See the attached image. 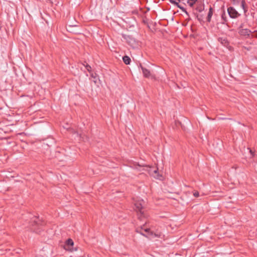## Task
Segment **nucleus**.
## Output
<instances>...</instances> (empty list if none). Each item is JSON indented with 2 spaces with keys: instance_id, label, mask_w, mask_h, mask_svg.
I'll use <instances>...</instances> for the list:
<instances>
[{
  "instance_id": "nucleus-4",
  "label": "nucleus",
  "mask_w": 257,
  "mask_h": 257,
  "mask_svg": "<svg viewBox=\"0 0 257 257\" xmlns=\"http://www.w3.org/2000/svg\"><path fill=\"white\" fill-rule=\"evenodd\" d=\"M227 13L229 17L233 19H237L241 15L233 7H229L227 8Z\"/></svg>"
},
{
  "instance_id": "nucleus-19",
  "label": "nucleus",
  "mask_w": 257,
  "mask_h": 257,
  "mask_svg": "<svg viewBox=\"0 0 257 257\" xmlns=\"http://www.w3.org/2000/svg\"><path fill=\"white\" fill-rule=\"evenodd\" d=\"M193 196L195 197H198L199 196V193L198 192V191H195L194 192H193Z\"/></svg>"
},
{
  "instance_id": "nucleus-5",
  "label": "nucleus",
  "mask_w": 257,
  "mask_h": 257,
  "mask_svg": "<svg viewBox=\"0 0 257 257\" xmlns=\"http://www.w3.org/2000/svg\"><path fill=\"white\" fill-rule=\"evenodd\" d=\"M73 245L74 242L72 239L69 238L66 241L64 245V248L65 250L72 251L73 250Z\"/></svg>"
},
{
  "instance_id": "nucleus-14",
  "label": "nucleus",
  "mask_w": 257,
  "mask_h": 257,
  "mask_svg": "<svg viewBox=\"0 0 257 257\" xmlns=\"http://www.w3.org/2000/svg\"><path fill=\"white\" fill-rule=\"evenodd\" d=\"M221 19L223 21V22H222L223 24L227 22V19L226 17L225 13L224 11L222 13L221 15Z\"/></svg>"
},
{
  "instance_id": "nucleus-1",
  "label": "nucleus",
  "mask_w": 257,
  "mask_h": 257,
  "mask_svg": "<svg viewBox=\"0 0 257 257\" xmlns=\"http://www.w3.org/2000/svg\"><path fill=\"white\" fill-rule=\"evenodd\" d=\"M44 225V221L40 219L39 217L34 216L31 219L28 227L32 231L39 233L42 230V227Z\"/></svg>"
},
{
  "instance_id": "nucleus-17",
  "label": "nucleus",
  "mask_w": 257,
  "mask_h": 257,
  "mask_svg": "<svg viewBox=\"0 0 257 257\" xmlns=\"http://www.w3.org/2000/svg\"><path fill=\"white\" fill-rule=\"evenodd\" d=\"M179 8L183 12L185 13V14L187 15V16H189V13L186 11V9H185L183 7H182L181 5L179 7Z\"/></svg>"
},
{
  "instance_id": "nucleus-12",
  "label": "nucleus",
  "mask_w": 257,
  "mask_h": 257,
  "mask_svg": "<svg viewBox=\"0 0 257 257\" xmlns=\"http://www.w3.org/2000/svg\"><path fill=\"white\" fill-rule=\"evenodd\" d=\"M204 7H205L204 4H200L198 5L194 10L196 12H198L201 13L204 10Z\"/></svg>"
},
{
  "instance_id": "nucleus-15",
  "label": "nucleus",
  "mask_w": 257,
  "mask_h": 257,
  "mask_svg": "<svg viewBox=\"0 0 257 257\" xmlns=\"http://www.w3.org/2000/svg\"><path fill=\"white\" fill-rule=\"evenodd\" d=\"M197 0H188L187 3L190 7H192Z\"/></svg>"
},
{
  "instance_id": "nucleus-21",
  "label": "nucleus",
  "mask_w": 257,
  "mask_h": 257,
  "mask_svg": "<svg viewBox=\"0 0 257 257\" xmlns=\"http://www.w3.org/2000/svg\"><path fill=\"white\" fill-rule=\"evenodd\" d=\"M241 0H233L234 5H238L239 4Z\"/></svg>"
},
{
  "instance_id": "nucleus-25",
  "label": "nucleus",
  "mask_w": 257,
  "mask_h": 257,
  "mask_svg": "<svg viewBox=\"0 0 257 257\" xmlns=\"http://www.w3.org/2000/svg\"><path fill=\"white\" fill-rule=\"evenodd\" d=\"M149 230H150V229H149V228H147L144 229V231H145V232H149Z\"/></svg>"
},
{
  "instance_id": "nucleus-9",
  "label": "nucleus",
  "mask_w": 257,
  "mask_h": 257,
  "mask_svg": "<svg viewBox=\"0 0 257 257\" xmlns=\"http://www.w3.org/2000/svg\"><path fill=\"white\" fill-rule=\"evenodd\" d=\"M214 12L213 9L210 6L209 9V12L206 17V21L208 23H210L211 20V18Z\"/></svg>"
},
{
  "instance_id": "nucleus-27",
  "label": "nucleus",
  "mask_w": 257,
  "mask_h": 257,
  "mask_svg": "<svg viewBox=\"0 0 257 257\" xmlns=\"http://www.w3.org/2000/svg\"><path fill=\"white\" fill-rule=\"evenodd\" d=\"M169 1L173 5L174 4V2H176L175 0H169Z\"/></svg>"
},
{
  "instance_id": "nucleus-11",
  "label": "nucleus",
  "mask_w": 257,
  "mask_h": 257,
  "mask_svg": "<svg viewBox=\"0 0 257 257\" xmlns=\"http://www.w3.org/2000/svg\"><path fill=\"white\" fill-rule=\"evenodd\" d=\"M192 14L194 17L197 19L200 23L203 21V17L202 15H198L197 12H195L194 10L192 11Z\"/></svg>"
},
{
  "instance_id": "nucleus-2",
  "label": "nucleus",
  "mask_w": 257,
  "mask_h": 257,
  "mask_svg": "<svg viewBox=\"0 0 257 257\" xmlns=\"http://www.w3.org/2000/svg\"><path fill=\"white\" fill-rule=\"evenodd\" d=\"M145 202L142 200H139L135 203V210L138 213V219L143 220L145 218V214L144 211V205Z\"/></svg>"
},
{
  "instance_id": "nucleus-3",
  "label": "nucleus",
  "mask_w": 257,
  "mask_h": 257,
  "mask_svg": "<svg viewBox=\"0 0 257 257\" xmlns=\"http://www.w3.org/2000/svg\"><path fill=\"white\" fill-rule=\"evenodd\" d=\"M122 36L123 38L126 40V42L130 46H131L133 48H135L138 47V42L132 36L126 35L124 34H122Z\"/></svg>"
},
{
  "instance_id": "nucleus-16",
  "label": "nucleus",
  "mask_w": 257,
  "mask_h": 257,
  "mask_svg": "<svg viewBox=\"0 0 257 257\" xmlns=\"http://www.w3.org/2000/svg\"><path fill=\"white\" fill-rule=\"evenodd\" d=\"M143 229V227L142 226H141L140 227H138L136 229V231L138 233H140L142 235L145 236L146 235L142 232V230Z\"/></svg>"
},
{
  "instance_id": "nucleus-6",
  "label": "nucleus",
  "mask_w": 257,
  "mask_h": 257,
  "mask_svg": "<svg viewBox=\"0 0 257 257\" xmlns=\"http://www.w3.org/2000/svg\"><path fill=\"white\" fill-rule=\"evenodd\" d=\"M251 31L248 29H240L238 31V34L241 36H244L245 38H249Z\"/></svg>"
},
{
  "instance_id": "nucleus-20",
  "label": "nucleus",
  "mask_w": 257,
  "mask_h": 257,
  "mask_svg": "<svg viewBox=\"0 0 257 257\" xmlns=\"http://www.w3.org/2000/svg\"><path fill=\"white\" fill-rule=\"evenodd\" d=\"M252 37L257 38V31H254L251 35Z\"/></svg>"
},
{
  "instance_id": "nucleus-10",
  "label": "nucleus",
  "mask_w": 257,
  "mask_h": 257,
  "mask_svg": "<svg viewBox=\"0 0 257 257\" xmlns=\"http://www.w3.org/2000/svg\"><path fill=\"white\" fill-rule=\"evenodd\" d=\"M218 41L224 46L227 47L229 45V42L226 38H219L218 39Z\"/></svg>"
},
{
  "instance_id": "nucleus-7",
  "label": "nucleus",
  "mask_w": 257,
  "mask_h": 257,
  "mask_svg": "<svg viewBox=\"0 0 257 257\" xmlns=\"http://www.w3.org/2000/svg\"><path fill=\"white\" fill-rule=\"evenodd\" d=\"M241 7L243 10L244 16L245 17H246L248 14H247L248 8H247V6L246 5L245 0L241 1Z\"/></svg>"
},
{
  "instance_id": "nucleus-23",
  "label": "nucleus",
  "mask_w": 257,
  "mask_h": 257,
  "mask_svg": "<svg viewBox=\"0 0 257 257\" xmlns=\"http://www.w3.org/2000/svg\"><path fill=\"white\" fill-rule=\"evenodd\" d=\"M91 77H92V78H96V76H97V74L96 73H92L91 74Z\"/></svg>"
},
{
  "instance_id": "nucleus-24",
  "label": "nucleus",
  "mask_w": 257,
  "mask_h": 257,
  "mask_svg": "<svg viewBox=\"0 0 257 257\" xmlns=\"http://www.w3.org/2000/svg\"><path fill=\"white\" fill-rule=\"evenodd\" d=\"M243 24H241L239 26V28H238V30H240V29H244L243 28Z\"/></svg>"
},
{
  "instance_id": "nucleus-8",
  "label": "nucleus",
  "mask_w": 257,
  "mask_h": 257,
  "mask_svg": "<svg viewBox=\"0 0 257 257\" xmlns=\"http://www.w3.org/2000/svg\"><path fill=\"white\" fill-rule=\"evenodd\" d=\"M141 67L144 77L149 78L151 75L150 70L143 67L142 65H141Z\"/></svg>"
},
{
  "instance_id": "nucleus-13",
  "label": "nucleus",
  "mask_w": 257,
  "mask_h": 257,
  "mask_svg": "<svg viewBox=\"0 0 257 257\" xmlns=\"http://www.w3.org/2000/svg\"><path fill=\"white\" fill-rule=\"evenodd\" d=\"M123 62L126 64H130L131 61V58L127 56H124L122 57Z\"/></svg>"
},
{
  "instance_id": "nucleus-22",
  "label": "nucleus",
  "mask_w": 257,
  "mask_h": 257,
  "mask_svg": "<svg viewBox=\"0 0 257 257\" xmlns=\"http://www.w3.org/2000/svg\"><path fill=\"white\" fill-rule=\"evenodd\" d=\"M173 5H175V6H176L177 7H178V8H179V7L181 6V5H180V4H179V2H176H176H174V4H173Z\"/></svg>"
},
{
  "instance_id": "nucleus-28",
  "label": "nucleus",
  "mask_w": 257,
  "mask_h": 257,
  "mask_svg": "<svg viewBox=\"0 0 257 257\" xmlns=\"http://www.w3.org/2000/svg\"><path fill=\"white\" fill-rule=\"evenodd\" d=\"M187 17H188V18H187V19L188 21H190V20H191V18H190V15H189V16H187Z\"/></svg>"
},
{
  "instance_id": "nucleus-18",
  "label": "nucleus",
  "mask_w": 257,
  "mask_h": 257,
  "mask_svg": "<svg viewBox=\"0 0 257 257\" xmlns=\"http://www.w3.org/2000/svg\"><path fill=\"white\" fill-rule=\"evenodd\" d=\"M85 66V68H86V69H87V70L88 72H91V66H89V65L88 64H87Z\"/></svg>"
},
{
  "instance_id": "nucleus-26",
  "label": "nucleus",
  "mask_w": 257,
  "mask_h": 257,
  "mask_svg": "<svg viewBox=\"0 0 257 257\" xmlns=\"http://www.w3.org/2000/svg\"><path fill=\"white\" fill-rule=\"evenodd\" d=\"M153 173H155V174H156L158 173V169H155L153 171Z\"/></svg>"
},
{
  "instance_id": "nucleus-29",
  "label": "nucleus",
  "mask_w": 257,
  "mask_h": 257,
  "mask_svg": "<svg viewBox=\"0 0 257 257\" xmlns=\"http://www.w3.org/2000/svg\"><path fill=\"white\" fill-rule=\"evenodd\" d=\"M179 2H181L184 1V0H177Z\"/></svg>"
}]
</instances>
